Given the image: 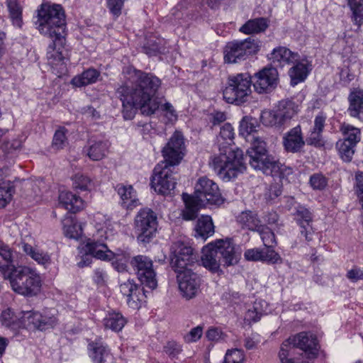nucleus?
I'll return each mask as SVG.
<instances>
[{"instance_id":"nucleus-1","label":"nucleus","mask_w":363,"mask_h":363,"mask_svg":"<svg viewBox=\"0 0 363 363\" xmlns=\"http://www.w3.org/2000/svg\"><path fill=\"white\" fill-rule=\"evenodd\" d=\"M127 72L130 75L131 86L126 84L116 90L122 101L123 118L132 119L138 109L145 116L155 113L160 105L155 96L161 86V80L152 73L133 67H128Z\"/></svg>"},{"instance_id":"nucleus-2","label":"nucleus","mask_w":363,"mask_h":363,"mask_svg":"<svg viewBox=\"0 0 363 363\" xmlns=\"http://www.w3.org/2000/svg\"><path fill=\"white\" fill-rule=\"evenodd\" d=\"M40 33L51 39L48 46L46 58L52 68L64 69L65 57L62 49L66 44L65 15L59 4H43L38 13Z\"/></svg>"},{"instance_id":"nucleus-3","label":"nucleus","mask_w":363,"mask_h":363,"mask_svg":"<svg viewBox=\"0 0 363 363\" xmlns=\"http://www.w3.org/2000/svg\"><path fill=\"white\" fill-rule=\"evenodd\" d=\"M235 133L231 124L225 123L217 137L220 153L212 158L210 165L223 180L229 181L235 178L246 169V164L242 150H232Z\"/></svg>"},{"instance_id":"nucleus-4","label":"nucleus","mask_w":363,"mask_h":363,"mask_svg":"<svg viewBox=\"0 0 363 363\" xmlns=\"http://www.w3.org/2000/svg\"><path fill=\"white\" fill-rule=\"evenodd\" d=\"M183 199L186 206L183 211V218L186 220L195 219L202 206H219L225 201L218 184L206 177H202L198 179L194 196L183 194Z\"/></svg>"},{"instance_id":"nucleus-5","label":"nucleus","mask_w":363,"mask_h":363,"mask_svg":"<svg viewBox=\"0 0 363 363\" xmlns=\"http://www.w3.org/2000/svg\"><path fill=\"white\" fill-rule=\"evenodd\" d=\"M239 259L240 253L235 250L230 238L216 240L202 250V265L212 273L221 272V264L225 267L236 264Z\"/></svg>"},{"instance_id":"nucleus-6","label":"nucleus","mask_w":363,"mask_h":363,"mask_svg":"<svg viewBox=\"0 0 363 363\" xmlns=\"http://www.w3.org/2000/svg\"><path fill=\"white\" fill-rule=\"evenodd\" d=\"M9 279L12 289L21 295L33 296L40 290L41 280L33 269L28 267H18L8 272L6 277Z\"/></svg>"},{"instance_id":"nucleus-7","label":"nucleus","mask_w":363,"mask_h":363,"mask_svg":"<svg viewBox=\"0 0 363 363\" xmlns=\"http://www.w3.org/2000/svg\"><path fill=\"white\" fill-rule=\"evenodd\" d=\"M252 77L248 73L229 75L222 89L223 98L228 104L241 105L251 94Z\"/></svg>"},{"instance_id":"nucleus-8","label":"nucleus","mask_w":363,"mask_h":363,"mask_svg":"<svg viewBox=\"0 0 363 363\" xmlns=\"http://www.w3.org/2000/svg\"><path fill=\"white\" fill-rule=\"evenodd\" d=\"M259 48V41L253 37L228 42L224 48V60L228 63H237L256 54Z\"/></svg>"},{"instance_id":"nucleus-9","label":"nucleus","mask_w":363,"mask_h":363,"mask_svg":"<svg viewBox=\"0 0 363 363\" xmlns=\"http://www.w3.org/2000/svg\"><path fill=\"white\" fill-rule=\"evenodd\" d=\"M157 228V218L150 208H143L137 213L134 220V230L137 240L143 244L149 243L155 237Z\"/></svg>"},{"instance_id":"nucleus-10","label":"nucleus","mask_w":363,"mask_h":363,"mask_svg":"<svg viewBox=\"0 0 363 363\" xmlns=\"http://www.w3.org/2000/svg\"><path fill=\"white\" fill-rule=\"evenodd\" d=\"M297 113L298 105L291 100L284 99L279 102L275 110L263 111L260 118L265 125L279 128L287 123Z\"/></svg>"},{"instance_id":"nucleus-11","label":"nucleus","mask_w":363,"mask_h":363,"mask_svg":"<svg viewBox=\"0 0 363 363\" xmlns=\"http://www.w3.org/2000/svg\"><path fill=\"white\" fill-rule=\"evenodd\" d=\"M247 140L251 143V146L247 150L245 158H249V164L253 169L262 172L274 157L269 154L267 143L262 137L252 135Z\"/></svg>"},{"instance_id":"nucleus-12","label":"nucleus","mask_w":363,"mask_h":363,"mask_svg":"<svg viewBox=\"0 0 363 363\" xmlns=\"http://www.w3.org/2000/svg\"><path fill=\"white\" fill-rule=\"evenodd\" d=\"M130 263L141 284L151 290L157 286V274L150 257L139 255L133 257Z\"/></svg>"},{"instance_id":"nucleus-13","label":"nucleus","mask_w":363,"mask_h":363,"mask_svg":"<svg viewBox=\"0 0 363 363\" xmlns=\"http://www.w3.org/2000/svg\"><path fill=\"white\" fill-rule=\"evenodd\" d=\"M174 166L159 163L154 169V176L151 181L155 191L162 195H169L174 189L176 178L173 176Z\"/></svg>"},{"instance_id":"nucleus-14","label":"nucleus","mask_w":363,"mask_h":363,"mask_svg":"<svg viewBox=\"0 0 363 363\" xmlns=\"http://www.w3.org/2000/svg\"><path fill=\"white\" fill-rule=\"evenodd\" d=\"M171 265L174 272L191 269L196 262V256L191 246L183 242H174L170 248Z\"/></svg>"},{"instance_id":"nucleus-15","label":"nucleus","mask_w":363,"mask_h":363,"mask_svg":"<svg viewBox=\"0 0 363 363\" xmlns=\"http://www.w3.org/2000/svg\"><path fill=\"white\" fill-rule=\"evenodd\" d=\"M175 272L177 274V279L182 297L186 300L195 298L200 291L202 282L200 275L194 272L191 269Z\"/></svg>"},{"instance_id":"nucleus-16","label":"nucleus","mask_w":363,"mask_h":363,"mask_svg":"<svg viewBox=\"0 0 363 363\" xmlns=\"http://www.w3.org/2000/svg\"><path fill=\"white\" fill-rule=\"evenodd\" d=\"M184 139L182 133L175 131L162 149L163 164L176 166L179 164L184 155Z\"/></svg>"},{"instance_id":"nucleus-17","label":"nucleus","mask_w":363,"mask_h":363,"mask_svg":"<svg viewBox=\"0 0 363 363\" xmlns=\"http://www.w3.org/2000/svg\"><path fill=\"white\" fill-rule=\"evenodd\" d=\"M255 90L259 94L273 90L278 82V72L274 67H264L252 78Z\"/></svg>"},{"instance_id":"nucleus-18","label":"nucleus","mask_w":363,"mask_h":363,"mask_svg":"<svg viewBox=\"0 0 363 363\" xmlns=\"http://www.w3.org/2000/svg\"><path fill=\"white\" fill-rule=\"evenodd\" d=\"M288 340L296 349L299 348L306 354L308 353L309 357H313L318 350V343L315 335L309 333H299L294 336L289 337Z\"/></svg>"},{"instance_id":"nucleus-19","label":"nucleus","mask_w":363,"mask_h":363,"mask_svg":"<svg viewBox=\"0 0 363 363\" xmlns=\"http://www.w3.org/2000/svg\"><path fill=\"white\" fill-rule=\"evenodd\" d=\"M283 146L287 152L300 153L306 145V141L300 125L290 129L283 136Z\"/></svg>"},{"instance_id":"nucleus-20","label":"nucleus","mask_w":363,"mask_h":363,"mask_svg":"<svg viewBox=\"0 0 363 363\" xmlns=\"http://www.w3.org/2000/svg\"><path fill=\"white\" fill-rule=\"evenodd\" d=\"M326 116L320 112L314 118L313 125L308 132L305 140L308 145L316 148L325 147V140L323 136V131L325 125Z\"/></svg>"},{"instance_id":"nucleus-21","label":"nucleus","mask_w":363,"mask_h":363,"mask_svg":"<svg viewBox=\"0 0 363 363\" xmlns=\"http://www.w3.org/2000/svg\"><path fill=\"white\" fill-rule=\"evenodd\" d=\"M121 292L128 297V304L132 308H138L140 303L147 297L146 291L135 284L133 281L128 280L120 286Z\"/></svg>"},{"instance_id":"nucleus-22","label":"nucleus","mask_w":363,"mask_h":363,"mask_svg":"<svg viewBox=\"0 0 363 363\" xmlns=\"http://www.w3.org/2000/svg\"><path fill=\"white\" fill-rule=\"evenodd\" d=\"M348 107L347 111L350 116L359 119L363 116V89L353 88L350 89L347 97Z\"/></svg>"},{"instance_id":"nucleus-23","label":"nucleus","mask_w":363,"mask_h":363,"mask_svg":"<svg viewBox=\"0 0 363 363\" xmlns=\"http://www.w3.org/2000/svg\"><path fill=\"white\" fill-rule=\"evenodd\" d=\"M269 59L277 66L284 67L294 64L299 60V55L291 51L286 47L274 48L270 54Z\"/></svg>"},{"instance_id":"nucleus-24","label":"nucleus","mask_w":363,"mask_h":363,"mask_svg":"<svg viewBox=\"0 0 363 363\" xmlns=\"http://www.w3.org/2000/svg\"><path fill=\"white\" fill-rule=\"evenodd\" d=\"M93 257L101 259L103 261H111L113 259L116 260V262H121L116 267L118 271H122L125 269V265L124 262H128L130 258V254L127 251L118 250L116 252H113L108 249V246L106 245V248L100 249L99 251H97Z\"/></svg>"},{"instance_id":"nucleus-25","label":"nucleus","mask_w":363,"mask_h":363,"mask_svg":"<svg viewBox=\"0 0 363 363\" xmlns=\"http://www.w3.org/2000/svg\"><path fill=\"white\" fill-rule=\"evenodd\" d=\"M115 189L121 199L123 208L131 210L140 204L136 191L131 185L118 184Z\"/></svg>"},{"instance_id":"nucleus-26","label":"nucleus","mask_w":363,"mask_h":363,"mask_svg":"<svg viewBox=\"0 0 363 363\" xmlns=\"http://www.w3.org/2000/svg\"><path fill=\"white\" fill-rule=\"evenodd\" d=\"M22 319V312L17 314L9 308L2 311L0 315L1 325L13 332L23 328L24 323Z\"/></svg>"},{"instance_id":"nucleus-27","label":"nucleus","mask_w":363,"mask_h":363,"mask_svg":"<svg viewBox=\"0 0 363 363\" xmlns=\"http://www.w3.org/2000/svg\"><path fill=\"white\" fill-rule=\"evenodd\" d=\"M59 201L65 209L72 213H76L83 208V200L70 191H60Z\"/></svg>"},{"instance_id":"nucleus-28","label":"nucleus","mask_w":363,"mask_h":363,"mask_svg":"<svg viewBox=\"0 0 363 363\" xmlns=\"http://www.w3.org/2000/svg\"><path fill=\"white\" fill-rule=\"evenodd\" d=\"M88 347L94 363H106L112 360L109 350L101 342H92L89 344Z\"/></svg>"},{"instance_id":"nucleus-29","label":"nucleus","mask_w":363,"mask_h":363,"mask_svg":"<svg viewBox=\"0 0 363 363\" xmlns=\"http://www.w3.org/2000/svg\"><path fill=\"white\" fill-rule=\"evenodd\" d=\"M293 65L294 66L289 71V74L291 77V84L296 85L306 79L310 69L307 60H299Z\"/></svg>"},{"instance_id":"nucleus-30","label":"nucleus","mask_w":363,"mask_h":363,"mask_svg":"<svg viewBox=\"0 0 363 363\" xmlns=\"http://www.w3.org/2000/svg\"><path fill=\"white\" fill-rule=\"evenodd\" d=\"M108 147L109 143L108 140L90 141L87 155L93 161H99L106 156Z\"/></svg>"},{"instance_id":"nucleus-31","label":"nucleus","mask_w":363,"mask_h":363,"mask_svg":"<svg viewBox=\"0 0 363 363\" xmlns=\"http://www.w3.org/2000/svg\"><path fill=\"white\" fill-rule=\"evenodd\" d=\"M214 233V225L212 219L208 216H202L197 220L195 226V237L206 240Z\"/></svg>"},{"instance_id":"nucleus-32","label":"nucleus","mask_w":363,"mask_h":363,"mask_svg":"<svg viewBox=\"0 0 363 363\" xmlns=\"http://www.w3.org/2000/svg\"><path fill=\"white\" fill-rule=\"evenodd\" d=\"M236 220L242 228L252 231H257L261 225V222L257 214L251 211L241 212L237 216Z\"/></svg>"},{"instance_id":"nucleus-33","label":"nucleus","mask_w":363,"mask_h":363,"mask_svg":"<svg viewBox=\"0 0 363 363\" xmlns=\"http://www.w3.org/2000/svg\"><path fill=\"white\" fill-rule=\"evenodd\" d=\"M267 27L268 23L266 18H257L247 21L239 30L245 34L250 35L263 32Z\"/></svg>"},{"instance_id":"nucleus-34","label":"nucleus","mask_w":363,"mask_h":363,"mask_svg":"<svg viewBox=\"0 0 363 363\" xmlns=\"http://www.w3.org/2000/svg\"><path fill=\"white\" fill-rule=\"evenodd\" d=\"M296 350L288 339L284 341L279 352L281 363H301L299 358L295 356Z\"/></svg>"},{"instance_id":"nucleus-35","label":"nucleus","mask_w":363,"mask_h":363,"mask_svg":"<svg viewBox=\"0 0 363 363\" xmlns=\"http://www.w3.org/2000/svg\"><path fill=\"white\" fill-rule=\"evenodd\" d=\"M259 127V122L257 118L251 116H245L240 122V135L251 139L252 135H255L257 128Z\"/></svg>"},{"instance_id":"nucleus-36","label":"nucleus","mask_w":363,"mask_h":363,"mask_svg":"<svg viewBox=\"0 0 363 363\" xmlns=\"http://www.w3.org/2000/svg\"><path fill=\"white\" fill-rule=\"evenodd\" d=\"M127 323L126 318L121 313L113 312L108 314L104 319L105 328L115 332L121 331Z\"/></svg>"},{"instance_id":"nucleus-37","label":"nucleus","mask_w":363,"mask_h":363,"mask_svg":"<svg viewBox=\"0 0 363 363\" xmlns=\"http://www.w3.org/2000/svg\"><path fill=\"white\" fill-rule=\"evenodd\" d=\"M340 130L343 136L341 139L343 141L357 145L361 140L360 129L352 125L343 123L340 125Z\"/></svg>"},{"instance_id":"nucleus-38","label":"nucleus","mask_w":363,"mask_h":363,"mask_svg":"<svg viewBox=\"0 0 363 363\" xmlns=\"http://www.w3.org/2000/svg\"><path fill=\"white\" fill-rule=\"evenodd\" d=\"M13 268H16L13 264V252L6 245H0V270L4 273L6 278L8 272Z\"/></svg>"},{"instance_id":"nucleus-39","label":"nucleus","mask_w":363,"mask_h":363,"mask_svg":"<svg viewBox=\"0 0 363 363\" xmlns=\"http://www.w3.org/2000/svg\"><path fill=\"white\" fill-rule=\"evenodd\" d=\"M266 175H271L272 177L279 176L284 178V177L292 174L293 169L290 167L286 166L277 162L274 158L262 172Z\"/></svg>"},{"instance_id":"nucleus-40","label":"nucleus","mask_w":363,"mask_h":363,"mask_svg":"<svg viewBox=\"0 0 363 363\" xmlns=\"http://www.w3.org/2000/svg\"><path fill=\"white\" fill-rule=\"evenodd\" d=\"M100 76V72L94 68H89L84 71L80 75L72 79V83L76 86H86L95 83Z\"/></svg>"},{"instance_id":"nucleus-41","label":"nucleus","mask_w":363,"mask_h":363,"mask_svg":"<svg viewBox=\"0 0 363 363\" xmlns=\"http://www.w3.org/2000/svg\"><path fill=\"white\" fill-rule=\"evenodd\" d=\"M63 230L66 237L70 239L79 240L82 235V228L79 223L71 218L63 220Z\"/></svg>"},{"instance_id":"nucleus-42","label":"nucleus","mask_w":363,"mask_h":363,"mask_svg":"<svg viewBox=\"0 0 363 363\" xmlns=\"http://www.w3.org/2000/svg\"><path fill=\"white\" fill-rule=\"evenodd\" d=\"M22 247L23 251L38 264L45 265L50 263V257L47 252L34 248L26 242L22 243Z\"/></svg>"},{"instance_id":"nucleus-43","label":"nucleus","mask_w":363,"mask_h":363,"mask_svg":"<svg viewBox=\"0 0 363 363\" xmlns=\"http://www.w3.org/2000/svg\"><path fill=\"white\" fill-rule=\"evenodd\" d=\"M347 5L352 13V22L359 28L363 24V0H347Z\"/></svg>"},{"instance_id":"nucleus-44","label":"nucleus","mask_w":363,"mask_h":363,"mask_svg":"<svg viewBox=\"0 0 363 363\" xmlns=\"http://www.w3.org/2000/svg\"><path fill=\"white\" fill-rule=\"evenodd\" d=\"M355 145L339 140L336 143L339 155L345 162H350L354 153Z\"/></svg>"},{"instance_id":"nucleus-45","label":"nucleus","mask_w":363,"mask_h":363,"mask_svg":"<svg viewBox=\"0 0 363 363\" xmlns=\"http://www.w3.org/2000/svg\"><path fill=\"white\" fill-rule=\"evenodd\" d=\"M14 186L11 182H3L0 186V208H5L12 200Z\"/></svg>"},{"instance_id":"nucleus-46","label":"nucleus","mask_w":363,"mask_h":363,"mask_svg":"<svg viewBox=\"0 0 363 363\" xmlns=\"http://www.w3.org/2000/svg\"><path fill=\"white\" fill-rule=\"evenodd\" d=\"M6 4L13 23L18 27H21L22 24V9L17 0H6Z\"/></svg>"},{"instance_id":"nucleus-47","label":"nucleus","mask_w":363,"mask_h":363,"mask_svg":"<svg viewBox=\"0 0 363 363\" xmlns=\"http://www.w3.org/2000/svg\"><path fill=\"white\" fill-rule=\"evenodd\" d=\"M22 320H23V328H36L38 329L40 318H42V314L34 311H22Z\"/></svg>"},{"instance_id":"nucleus-48","label":"nucleus","mask_w":363,"mask_h":363,"mask_svg":"<svg viewBox=\"0 0 363 363\" xmlns=\"http://www.w3.org/2000/svg\"><path fill=\"white\" fill-rule=\"evenodd\" d=\"M68 130L65 127H60L55 133L52 139V147L56 150H62L68 144L67 134Z\"/></svg>"},{"instance_id":"nucleus-49","label":"nucleus","mask_w":363,"mask_h":363,"mask_svg":"<svg viewBox=\"0 0 363 363\" xmlns=\"http://www.w3.org/2000/svg\"><path fill=\"white\" fill-rule=\"evenodd\" d=\"M73 186L81 191H91L94 188V183L89 177L77 174L73 177Z\"/></svg>"},{"instance_id":"nucleus-50","label":"nucleus","mask_w":363,"mask_h":363,"mask_svg":"<svg viewBox=\"0 0 363 363\" xmlns=\"http://www.w3.org/2000/svg\"><path fill=\"white\" fill-rule=\"evenodd\" d=\"M257 231L259 233L265 247L274 246L277 244L275 235L268 227L261 225Z\"/></svg>"},{"instance_id":"nucleus-51","label":"nucleus","mask_w":363,"mask_h":363,"mask_svg":"<svg viewBox=\"0 0 363 363\" xmlns=\"http://www.w3.org/2000/svg\"><path fill=\"white\" fill-rule=\"evenodd\" d=\"M294 216L299 226L306 225L307 223H312L311 213L304 206H298L294 213Z\"/></svg>"},{"instance_id":"nucleus-52","label":"nucleus","mask_w":363,"mask_h":363,"mask_svg":"<svg viewBox=\"0 0 363 363\" xmlns=\"http://www.w3.org/2000/svg\"><path fill=\"white\" fill-rule=\"evenodd\" d=\"M273 247L274 246L265 247L264 249H262V262L268 264L282 263V258L277 252H275Z\"/></svg>"},{"instance_id":"nucleus-53","label":"nucleus","mask_w":363,"mask_h":363,"mask_svg":"<svg viewBox=\"0 0 363 363\" xmlns=\"http://www.w3.org/2000/svg\"><path fill=\"white\" fill-rule=\"evenodd\" d=\"M160 40H159L158 42L156 40H150L143 46V49L147 55L155 56L164 51V48L160 45Z\"/></svg>"},{"instance_id":"nucleus-54","label":"nucleus","mask_w":363,"mask_h":363,"mask_svg":"<svg viewBox=\"0 0 363 363\" xmlns=\"http://www.w3.org/2000/svg\"><path fill=\"white\" fill-rule=\"evenodd\" d=\"M263 314L262 310L260 308V303L255 302L252 307L249 308L245 314V318L250 321H258Z\"/></svg>"},{"instance_id":"nucleus-55","label":"nucleus","mask_w":363,"mask_h":363,"mask_svg":"<svg viewBox=\"0 0 363 363\" xmlns=\"http://www.w3.org/2000/svg\"><path fill=\"white\" fill-rule=\"evenodd\" d=\"M310 184L313 189L322 190L327 186V179L322 174H314L311 176Z\"/></svg>"},{"instance_id":"nucleus-56","label":"nucleus","mask_w":363,"mask_h":363,"mask_svg":"<svg viewBox=\"0 0 363 363\" xmlns=\"http://www.w3.org/2000/svg\"><path fill=\"white\" fill-rule=\"evenodd\" d=\"M243 359L242 352L240 350L235 349L226 352L224 363H241Z\"/></svg>"},{"instance_id":"nucleus-57","label":"nucleus","mask_w":363,"mask_h":363,"mask_svg":"<svg viewBox=\"0 0 363 363\" xmlns=\"http://www.w3.org/2000/svg\"><path fill=\"white\" fill-rule=\"evenodd\" d=\"M125 1V0H106L107 7L115 18H118L121 14Z\"/></svg>"},{"instance_id":"nucleus-58","label":"nucleus","mask_w":363,"mask_h":363,"mask_svg":"<svg viewBox=\"0 0 363 363\" xmlns=\"http://www.w3.org/2000/svg\"><path fill=\"white\" fill-rule=\"evenodd\" d=\"M104 248H106V244L101 240H89L85 245L86 252H87V254L90 255L91 257L97 253V251H99L100 249Z\"/></svg>"},{"instance_id":"nucleus-59","label":"nucleus","mask_w":363,"mask_h":363,"mask_svg":"<svg viewBox=\"0 0 363 363\" xmlns=\"http://www.w3.org/2000/svg\"><path fill=\"white\" fill-rule=\"evenodd\" d=\"M203 327L198 325L192 328L187 334L184 337V341L186 343H191L198 341L203 335Z\"/></svg>"},{"instance_id":"nucleus-60","label":"nucleus","mask_w":363,"mask_h":363,"mask_svg":"<svg viewBox=\"0 0 363 363\" xmlns=\"http://www.w3.org/2000/svg\"><path fill=\"white\" fill-rule=\"evenodd\" d=\"M182 350L181 345L174 341L168 342L164 347V352L172 358L176 357Z\"/></svg>"},{"instance_id":"nucleus-61","label":"nucleus","mask_w":363,"mask_h":363,"mask_svg":"<svg viewBox=\"0 0 363 363\" xmlns=\"http://www.w3.org/2000/svg\"><path fill=\"white\" fill-rule=\"evenodd\" d=\"M263 250L259 248L249 249L245 252V257L248 261L262 262Z\"/></svg>"},{"instance_id":"nucleus-62","label":"nucleus","mask_w":363,"mask_h":363,"mask_svg":"<svg viewBox=\"0 0 363 363\" xmlns=\"http://www.w3.org/2000/svg\"><path fill=\"white\" fill-rule=\"evenodd\" d=\"M206 336L209 341L218 342L220 340H223L225 339V335L222 332L221 330L217 328H211L207 330Z\"/></svg>"},{"instance_id":"nucleus-63","label":"nucleus","mask_w":363,"mask_h":363,"mask_svg":"<svg viewBox=\"0 0 363 363\" xmlns=\"http://www.w3.org/2000/svg\"><path fill=\"white\" fill-rule=\"evenodd\" d=\"M39 323L38 330H45L52 328L57 323V319L54 316L49 317L42 315V318H40Z\"/></svg>"},{"instance_id":"nucleus-64","label":"nucleus","mask_w":363,"mask_h":363,"mask_svg":"<svg viewBox=\"0 0 363 363\" xmlns=\"http://www.w3.org/2000/svg\"><path fill=\"white\" fill-rule=\"evenodd\" d=\"M281 194V189L279 184H275L270 185L266 193L264 194L265 199L272 201L277 199Z\"/></svg>"}]
</instances>
